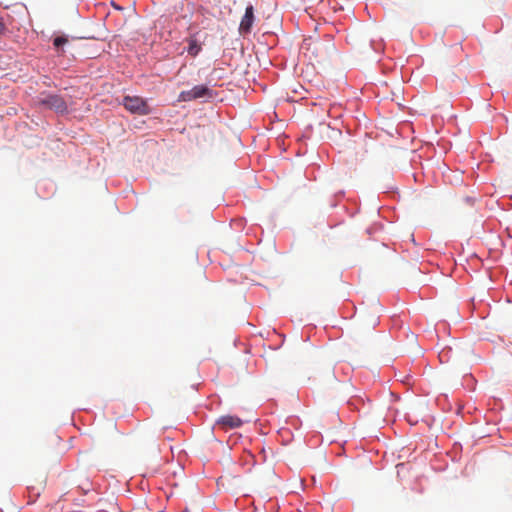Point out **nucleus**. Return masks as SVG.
<instances>
[{"mask_svg": "<svg viewBox=\"0 0 512 512\" xmlns=\"http://www.w3.org/2000/svg\"><path fill=\"white\" fill-rule=\"evenodd\" d=\"M301 50L309 61L321 64L329 59L330 55L333 53L334 44L310 37L304 40Z\"/></svg>", "mask_w": 512, "mask_h": 512, "instance_id": "nucleus-1", "label": "nucleus"}, {"mask_svg": "<svg viewBox=\"0 0 512 512\" xmlns=\"http://www.w3.org/2000/svg\"><path fill=\"white\" fill-rule=\"evenodd\" d=\"M122 103L125 109L133 114L147 115L150 113L146 100L139 96H125Z\"/></svg>", "mask_w": 512, "mask_h": 512, "instance_id": "nucleus-2", "label": "nucleus"}, {"mask_svg": "<svg viewBox=\"0 0 512 512\" xmlns=\"http://www.w3.org/2000/svg\"><path fill=\"white\" fill-rule=\"evenodd\" d=\"M38 103L40 105L46 106L57 113H65L67 112V103L66 101L57 94H48L43 98H40Z\"/></svg>", "mask_w": 512, "mask_h": 512, "instance_id": "nucleus-3", "label": "nucleus"}, {"mask_svg": "<svg viewBox=\"0 0 512 512\" xmlns=\"http://www.w3.org/2000/svg\"><path fill=\"white\" fill-rule=\"evenodd\" d=\"M213 91L205 85H197L187 91H182L179 95L182 101H192L199 98H211Z\"/></svg>", "mask_w": 512, "mask_h": 512, "instance_id": "nucleus-4", "label": "nucleus"}, {"mask_svg": "<svg viewBox=\"0 0 512 512\" xmlns=\"http://www.w3.org/2000/svg\"><path fill=\"white\" fill-rule=\"evenodd\" d=\"M242 424L243 421L238 416L234 415H223L216 421V425L224 431L238 428L242 426Z\"/></svg>", "mask_w": 512, "mask_h": 512, "instance_id": "nucleus-5", "label": "nucleus"}, {"mask_svg": "<svg viewBox=\"0 0 512 512\" xmlns=\"http://www.w3.org/2000/svg\"><path fill=\"white\" fill-rule=\"evenodd\" d=\"M254 22V8L252 5L246 7L245 14L241 19L239 31L241 34H247L251 31Z\"/></svg>", "mask_w": 512, "mask_h": 512, "instance_id": "nucleus-6", "label": "nucleus"}, {"mask_svg": "<svg viewBox=\"0 0 512 512\" xmlns=\"http://www.w3.org/2000/svg\"><path fill=\"white\" fill-rule=\"evenodd\" d=\"M197 35L198 33H193L186 39V42L188 43L186 51L192 57H196L202 50V45L199 42Z\"/></svg>", "mask_w": 512, "mask_h": 512, "instance_id": "nucleus-7", "label": "nucleus"}, {"mask_svg": "<svg viewBox=\"0 0 512 512\" xmlns=\"http://www.w3.org/2000/svg\"><path fill=\"white\" fill-rule=\"evenodd\" d=\"M68 42V38L65 36H58L54 38L53 44L56 48H59Z\"/></svg>", "mask_w": 512, "mask_h": 512, "instance_id": "nucleus-8", "label": "nucleus"}, {"mask_svg": "<svg viewBox=\"0 0 512 512\" xmlns=\"http://www.w3.org/2000/svg\"><path fill=\"white\" fill-rule=\"evenodd\" d=\"M5 31H6V26H5L4 22L2 21V19L0 18V34L5 33Z\"/></svg>", "mask_w": 512, "mask_h": 512, "instance_id": "nucleus-9", "label": "nucleus"}, {"mask_svg": "<svg viewBox=\"0 0 512 512\" xmlns=\"http://www.w3.org/2000/svg\"><path fill=\"white\" fill-rule=\"evenodd\" d=\"M330 377H331V378H334V373H333V371H331V372H330Z\"/></svg>", "mask_w": 512, "mask_h": 512, "instance_id": "nucleus-10", "label": "nucleus"}]
</instances>
